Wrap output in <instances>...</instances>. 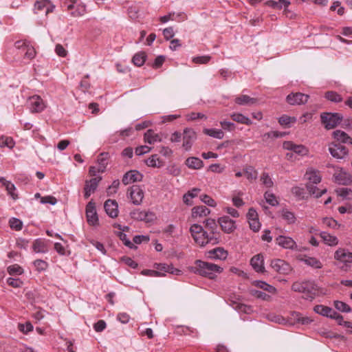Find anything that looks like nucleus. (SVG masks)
I'll return each instance as SVG.
<instances>
[{"label": "nucleus", "instance_id": "nucleus-19", "mask_svg": "<svg viewBox=\"0 0 352 352\" xmlns=\"http://www.w3.org/2000/svg\"><path fill=\"white\" fill-rule=\"evenodd\" d=\"M142 175L136 170H133L126 173L122 177V182L127 185L142 179Z\"/></svg>", "mask_w": 352, "mask_h": 352}, {"label": "nucleus", "instance_id": "nucleus-4", "mask_svg": "<svg viewBox=\"0 0 352 352\" xmlns=\"http://www.w3.org/2000/svg\"><path fill=\"white\" fill-rule=\"evenodd\" d=\"M334 259L343 271H348L352 265V252L346 248H340L334 253Z\"/></svg>", "mask_w": 352, "mask_h": 352}, {"label": "nucleus", "instance_id": "nucleus-42", "mask_svg": "<svg viewBox=\"0 0 352 352\" xmlns=\"http://www.w3.org/2000/svg\"><path fill=\"white\" fill-rule=\"evenodd\" d=\"M146 58V54L143 52H140L135 54L133 56V57L132 58V61L134 63V65H135L138 67H140V66L143 65L144 63H145Z\"/></svg>", "mask_w": 352, "mask_h": 352}, {"label": "nucleus", "instance_id": "nucleus-47", "mask_svg": "<svg viewBox=\"0 0 352 352\" xmlns=\"http://www.w3.org/2000/svg\"><path fill=\"white\" fill-rule=\"evenodd\" d=\"M108 154L107 153H101L98 158V165L97 166L100 168V170L104 171L107 168Z\"/></svg>", "mask_w": 352, "mask_h": 352}, {"label": "nucleus", "instance_id": "nucleus-53", "mask_svg": "<svg viewBox=\"0 0 352 352\" xmlns=\"http://www.w3.org/2000/svg\"><path fill=\"white\" fill-rule=\"evenodd\" d=\"M266 202L272 206H276L278 204V201L276 196L271 192L267 191L264 195Z\"/></svg>", "mask_w": 352, "mask_h": 352}, {"label": "nucleus", "instance_id": "nucleus-17", "mask_svg": "<svg viewBox=\"0 0 352 352\" xmlns=\"http://www.w3.org/2000/svg\"><path fill=\"white\" fill-rule=\"evenodd\" d=\"M217 222L222 230L227 234L232 233L236 228L235 221L228 216L219 217Z\"/></svg>", "mask_w": 352, "mask_h": 352}, {"label": "nucleus", "instance_id": "nucleus-2", "mask_svg": "<svg viewBox=\"0 0 352 352\" xmlns=\"http://www.w3.org/2000/svg\"><path fill=\"white\" fill-rule=\"evenodd\" d=\"M191 271L201 276L214 279L222 272L223 268L210 262L197 260L195 265L191 267Z\"/></svg>", "mask_w": 352, "mask_h": 352}, {"label": "nucleus", "instance_id": "nucleus-43", "mask_svg": "<svg viewBox=\"0 0 352 352\" xmlns=\"http://www.w3.org/2000/svg\"><path fill=\"white\" fill-rule=\"evenodd\" d=\"M14 142L11 137L1 136L0 137V147H8L12 148L14 146Z\"/></svg>", "mask_w": 352, "mask_h": 352}, {"label": "nucleus", "instance_id": "nucleus-38", "mask_svg": "<svg viewBox=\"0 0 352 352\" xmlns=\"http://www.w3.org/2000/svg\"><path fill=\"white\" fill-rule=\"evenodd\" d=\"M281 217L287 224H294L296 221V217L294 212L287 209H283L281 211Z\"/></svg>", "mask_w": 352, "mask_h": 352}, {"label": "nucleus", "instance_id": "nucleus-20", "mask_svg": "<svg viewBox=\"0 0 352 352\" xmlns=\"http://www.w3.org/2000/svg\"><path fill=\"white\" fill-rule=\"evenodd\" d=\"M131 216L133 219L149 222L153 220L154 214L151 212L136 209L131 212Z\"/></svg>", "mask_w": 352, "mask_h": 352}, {"label": "nucleus", "instance_id": "nucleus-9", "mask_svg": "<svg viewBox=\"0 0 352 352\" xmlns=\"http://www.w3.org/2000/svg\"><path fill=\"white\" fill-rule=\"evenodd\" d=\"M276 244L284 249L298 250L296 242L290 236L279 235L276 238Z\"/></svg>", "mask_w": 352, "mask_h": 352}, {"label": "nucleus", "instance_id": "nucleus-3", "mask_svg": "<svg viewBox=\"0 0 352 352\" xmlns=\"http://www.w3.org/2000/svg\"><path fill=\"white\" fill-rule=\"evenodd\" d=\"M294 292L303 294V298L311 301L318 294V287L312 280L296 281L292 285Z\"/></svg>", "mask_w": 352, "mask_h": 352}, {"label": "nucleus", "instance_id": "nucleus-57", "mask_svg": "<svg viewBox=\"0 0 352 352\" xmlns=\"http://www.w3.org/2000/svg\"><path fill=\"white\" fill-rule=\"evenodd\" d=\"M10 226L11 228L14 229L15 230H21L23 227L22 221L12 217L9 221Z\"/></svg>", "mask_w": 352, "mask_h": 352}, {"label": "nucleus", "instance_id": "nucleus-25", "mask_svg": "<svg viewBox=\"0 0 352 352\" xmlns=\"http://www.w3.org/2000/svg\"><path fill=\"white\" fill-rule=\"evenodd\" d=\"M32 249L35 253H47L48 252L47 241L44 239H37L33 242Z\"/></svg>", "mask_w": 352, "mask_h": 352}, {"label": "nucleus", "instance_id": "nucleus-62", "mask_svg": "<svg viewBox=\"0 0 352 352\" xmlns=\"http://www.w3.org/2000/svg\"><path fill=\"white\" fill-rule=\"evenodd\" d=\"M295 118H292L287 116H283L279 118L278 122L282 126H289L290 123L296 122Z\"/></svg>", "mask_w": 352, "mask_h": 352}, {"label": "nucleus", "instance_id": "nucleus-44", "mask_svg": "<svg viewBox=\"0 0 352 352\" xmlns=\"http://www.w3.org/2000/svg\"><path fill=\"white\" fill-rule=\"evenodd\" d=\"M286 135L285 132H280L277 131H272L268 133H265L263 135V140H267V139H277L279 138L284 137Z\"/></svg>", "mask_w": 352, "mask_h": 352}, {"label": "nucleus", "instance_id": "nucleus-8", "mask_svg": "<svg viewBox=\"0 0 352 352\" xmlns=\"http://www.w3.org/2000/svg\"><path fill=\"white\" fill-rule=\"evenodd\" d=\"M28 109L32 113H39L43 111L45 107V103L43 100L37 95H34L28 98L27 102Z\"/></svg>", "mask_w": 352, "mask_h": 352}, {"label": "nucleus", "instance_id": "nucleus-32", "mask_svg": "<svg viewBox=\"0 0 352 352\" xmlns=\"http://www.w3.org/2000/svg\"><path fill=\"white\" fill-rule=\"evenodd\" d=\"M320 235L324 243L329 246H334L338 243V239L334 235H331L326 232H321Z\"/></svg>", "mask_w": 352, "mask_h": 352}, {"label": "nucleus", "instance_id": "nucleus-54", "mask_svg": "<svg viewBox=\"0 0 352 352\" xmlns=\"http://www.w3.org/2000/svg\"><path fill=\"white\" fill-rule=\"evenodd\" d=\"M33 265L38 272H43L47 270L48 264L46 261L41 259H36L33 262Z\"/></svg>", "mask_w": 352, "mask_h": 352}, {"label": "nucleus", "instance_id": "nucleus-5", "mask_svg": "<svg viewBox=\"0 0 352 352\" xmlns=\"http://www.w3.org/2000/svg\"><path fill=\"white\" fill-rule=\"evenodd\" d=\"M320 118L327 129L335 128L342 120V116L338 113L325 112L321 114Z\"/></svg>", "mask_w": 352, "mask_h": 352}, {"label": "nucleus", "instance_id": "nucleus-51", "mask_svg": "<svg viewBox=\"0 0 352 352\" xmlns=\"http://www.w3.org/2000/svg\"><path fill=\"white\" fill-rule=\"evenodd\" d=\"M244 174H245V177H247V179L249 180L256 179L258 176V172L252 166H249V167L246 168L244 170Z\"/></svg>", "mask_w": 352, "mask_h": 352}, {"label": "nucleus", "instance_id": "nucleus-16", "mask_svg": "<svg viewBox=\"0 0 352 352\" xmlns=\"http://www.w3.org/2000/svg\"><path fill=\"white\" fill-rule=\"evenodd\" d=\"M283 147L285 150L292 151L299 155H307L308 149L302 144H296L292 142L286 141L283 143Z\"/></svg>", "mask_w": 352, "mask_h": 352}, {"label": "nucleus", "instance_id": "nucleus-58", "mask_svg": "<svg viewBox=\"0 0 352 352\" xmlns=\"http://www.w3.org/2000/svg\"><path fill=\"white\" fill-rule=\"evenodd\" d=\"M120 186V181L118 179L114 180L111 185L109 186L107 190V194L108 196H112L116 193Z\"/></svg>", "mask_w": 352, "mask_h": 352}, {"label": "nucleus", "instance_id": "nucleus-11", "mask_svg": "<svg viewBox=\"0 0 352 352\" xmlns=\"http://www.w3.org/2000/svg\"><path fill=\"white\" fill-rule=\"evenodd\" d=\"M329 151L333 157L342 160L348 155V149L340 144H331L329 146Z\"/></svg>", "mask_w": 352, "mask_h": 352}, {"label": "nucleus", "instance_id": "nucleus-36", "mask_svg": "<svg viewBox=\"0 0 352 352\" xmlns=\"http://www.w3.org/2000/svg\"><path fill=\"white\" fill-rule=\"evenodd\" d=\"M87 12L86 6L82 2L78 1L75 10L70 12V14L74 17H78L83 16Z\"/></svg>", "mask_w": 352, "mask_h": 352}, {"label": "nucleus", "instance_id": "nucleus-18", "mask_svg": "<svg viewBox=\"0 0 352 352\" xmlns=\"http://www.w3.org/2000/svg\"><path fill=\"white\" fill-rule=\"evenodd\" d=\"M101 177H97L95 178H92L89 180H87L85 182V185L84 188L85 190V197L86 199L89 198L92 193L96 190L99 182L101 181Z\"/></svg>", "mask_w": 352, "mask_h": 352}, {"label": "nucleus", "instance_id": "nucleus-56", "mask_svg": "<svg viewBox=\"0 0 352 352\" xmlns=\"http://www.w3.org/2000/svg\"><path fill=\"white\" fill-rule=\"evenodd\" d=\"M200 200L210 207L214 208L217 206V203L211 197L208 195H201Z\"/></svg>", "mask_w": 352, "mask_h": 352}, {"label": "nucleus", "instance_id": "nucleus-35", "mask_svg": "<svg viewBox=\"0 0 352 352\" xmlns=\"http://www.w3.org/2000/svg\"><path fill=\"white\" fill-rule=\"evenodd\" d=\"M144 141L145 142L152 144L157 142H161L160 135L155 133L152 130H148L144 133Z\"/></svg>", "mask_w": 352, "mask_h": 352}, {"label": "nucleus", "instance_id": "nucleus-55", "mask_svg": "<svg viewBox=\"0 0 352 352\" xmlns=\"http://www.w3.org/2000/svg\"><path fill=\"white\" fill-rule=\"evenodd\" d=\"M8 285L14 288H20L23 285V282L19 278L10 277L6 280Z\"/></svg>", "mask_w": 352, "mask_h": 352}, {"label": "nucleus", "instance_id": "nucleus-10", "mask_svg": "<svg viewBox=\"0 0 352 352\" xmlns=\"http://www.w3.org/2000/svg\"><path fill=\"white\" fill-rule=\"evenodd\" d=\"M129 197L136 206L140 205L144 198V191L139 186H133L128 190Z\"/></svg>", "mask_w": 352, "mask_h": 352}, {"label": "nucleus", "instance_id": "nucleus-59", "mask_svg": "<svg viewBox=\"0 0 352 352\" xmlns=\"http://www.w3.org/2000/svg\"><path fill=\"white\" fill-rule=\"evenodd\" d=\"M330 10L332 11H336L338 14L340 16L343 15L344 13V8L341 6V3L338 1H336L333 3L330 7Z\"/></svg>", "mask_w": 352, "mask_h": 352}, {"label": "nucleus", "instance_id": "nucleus-45", "mask_svg": "<svg viewBox=\"0 0 352 352\" xmlns=\"http://www.w3.org/2000/svg\"><path fill=\"white\" fill-rule=\"evenodd\" d=\"M303 261L306 265L315 269H320L322 267L321 262L314 257H308L305 258Z\"/></svg>", "mask_w": 352, "mask_h": 352}, {"label": "nucleus", "instance_id": "nucleus-52", "mask_svg": "<svg viewBox=\"0 0 352 352\" xmlns=\"http://www.w3.org/2000/svg\"><path fill=\"white\" fill-rule=\"evenodd\" d=\"M325 98L327 100L336 103L340 102L342 100V98L340 94L332 91L326 92Z\"/></svg>", "mask_w": 352, "mask_h": 352}, {"label": "nucleus", "instance_id": "nucleus-40", "mask_svg": "<svg viewBox=\"0 0 352 352\" xmlns=\"http://www.w3.org/2000/svg\"><path fill=\"white\" fill-rule=\"evenodd\" d=\"M256 99L247 95H241L235 98V102L239 105H250L256 102Z\"/></svg>", "mask_w": 352, "mask_h": 352}, {"label": "nucleus", "instance_id": "nucleus-14", "mask_svg": "<svg viewBox=\"0 0 352 352\" xmlns=\"http://www.w3.org/2000/svg\"><path fill=\"white\" fill-rule=\"evenodd\" d=\"M196 139L197 135L193 129L188 128L185 129L184 130L182 146L186 151H189Z\"/></svg>", "mask_w": 352, "mask_h": 352}, {"label": "nucleus", "instance_id": "nucleus-34", "mask_svg": "<svg viewBox=\"0 0 352 352\" xmlns=\"http://www.w3.org/2000/svg\"><path fill=\"white\" fill-rule=\"evenodd\" d=\"M230 117L237 123L243 124L248 126L252 124V121L248 117L240 113H232L230 114Z\"/></svg>", "mask_w": 352, "mask_h": 352}, {"label": "nucleus", "instance_id": "nucleus-37", "mask_svg": "<svg viewBox=\"0 0 352 352\" xmlns=\"http://www.w3.org/2000/svg\"><path fill=\"white\" fill-rule=\"evenodd\" d=\"M307 189L311 195H314L316 198L320 197L322 195L327 192L326 188L320 189L317 188L315 184H307Z\"/></svg>", "mask_w": 352, "mask_h": 352}, {"label": "nucleus", "instance_id": "nucleus-6", "mask_svg": "<svg viewBox=\"0 0 352 352\" xmlns=\"http://www.w3.org/2000/svg\"><path fill=\"white\" fill-rule=\"evenodd\" d=\"M328 167H333L335 170L333 178L335 182L340 185H349L352 183L351 175L342 168L329 165Z\"/></svg>", "mask_w": 352, "mask_h": 352}, {"label": "nucleus", "instance_id": "nucleus-28", "mask_svg": "<svg viewBox=\"0 0 352 352\" xmlns=\"http://www.w3.org/2000/svg\"><path fill=\"white\" fill-rule=\"evenodd\" d=\"M333 137L340 142L352 145V138L343 131L336 130L333 131Z\"/></svg>", "mask_w": 352, "mask_h": 352}, {"label": "nucleus", "instance_id": "nucleus-30", "mask_svg": "<svg viewBox=\"0 0 352 352\" xmlns=\"http://www.w3.org/2000/svg\"><path fill=\"white\" fill-rule=\"evenodd\" d=\"M210 258L225 260L228 256V252L222 248H216L208 252Z\"/></svg>", "mask_w": 352, "mask_h": 352}, {"label": "nucleus", "instance_id": "nucleus-24", "mask_svg": "<svg viewBox=\"0 0 352 352\" xmlns=\"http://www.w3.org/2000/svg\"><path fill=\"white\" fill-rule=\"evenodd\" d=\"M204 223V230H208L209 233H214V236L218 238V241H220V232L217 230V223L214 219H207L205 220Z\"/></svg>", "mask_w": 352, "mask_h": 352}, {"label": "nucleus", "instance_id": "nucleus-64", "mask_svg": "<svg viewBox=\"0 0 352 352\" xmlns=\"http://www.w3.org/2000/svg\"><path fill=\"white\" fill-rule=\"evenodd\" d=\"M5 188L8 191V195H10L12 199H16L17 198V195L14 193L16 190L15 186L11 182L7 183Z\"/></svg>", "mask_w": 352, "mask_h": 352}, {"label": "nucleus", "instance_id": "nucleus-13", "mask_svg": "<svg viewBox=\"0 0 352 352\" xmlns=\"http://www.w3.org/2000/svg\"><path fill=\"white\" fill-rule=\"evenodd\" d=\"M309 96V95L297 92V93H292L289 94L287 98V102L291 105H300L305 104Z\"/></svg>", "mask_w": 352, "mask_h": 352}, {"label": "nucleus", "instance_id": "nucleus-63", "mask_svg": "<svg viewBox=\"0 0 352 352\" xmlns=\"http://www.w3.org/2000/svg\"><path fill=\"white\" fill-rule=\"evenodd\" d=\"M211 57L210 56H201L192 58V62L196 64H206L209 62Z\"/></svg>", "mask_w": 352, "mask_h": 352}, {"label": "nucleus", "instance_id": "nucleus-21", "mask_svg": "<svg viewBox=\"0 0 352 352\" xmlns=\"http://www.w3.org/2000/svg\"><path fill=\"white\" fill-rule=\"evenodd\" d=\"M106 213L111 218H115L118 214V206L115 200L107 199L104 204Z\"/></svg>", "mask_w": 352, "mask_h": 352}, {"label": "nucleus", "instance_id": "nucleus-46", "mask_svg": "<svg viewBox=\"0 0 352 352\" xmlns=\"http://www.w3.org/2000/svg\"><path fill=\"white\" fill-rule=\"evenodd\" d=\"M146 164L150 167H160L162 166V162L158 157L157 155H153L148 159L146 160Z\"/></svg>", "mask_w": 352, "mask_h": 352}, {"label": "nucleus", "instance_id": "nucleus-48", "mask_svg": "<svg viewBox=\"0 0 352 352\" xmlns=\"http://www.w3.org/2000/svg\"><path fill=\"white\" fill-rule=\"evenodd\" d=\"M293 317L302 324H308L313 322V320L307 316H302V314L299 312H293Z\"/></svg>", "mask_w": 352, "mask_h": 352}, {"label": "nucleus", "instance_id": "nucleus-31", "mask_svg": "<svg viewBox=\"0 0 352 352\" xmlns=\"http://www.w3.org/2000/svg\"><path fill=\"white\" fill-rule=\"evenodd\" d=\"M210 213V210L205 206H195L192 209V215L193 217H206Z\"/></svg>", "mask_w": 352, "mask_h": 352}, {"label": "nucleus", "instance_id": "nucleus-23", "mask_svg": "<svg viewBox=\"0 0 352 352\" xmlns=\"http://www.w3.org/2000/svg\"><path fill=\"white\" fill-rule=\"evenodd\" d=\"M155 267L157 270V271L160 272L162 274H163L162 276L165 275L164 273L166 272L175 275L182 274L181 270L175 268L171 265H168L165 263H158L155 265Z\"/></svg>", "mask_w": 352, "mask_h": 352}, {"label": "nucleus", "instance_id": "nucleus-61", "mask_svg": "<svg viewBox=\"0 0 352 352\" xmlns=\"http://www.w3.org/2000/svg\"><path fill=\"white\" fill-rule=\"evenodd\" d=\"M33 328V325L30 322H27L25 324H19L18 325L19 330L25 334L32 331Z\"/></svg>", "mask_w": 352, "mask_h": 352}, {"label": "nucleus", "instance_id": "nucleus-33", "mask_svg": "<svg viewBox=\"0 0 352 352\" xmlns=\"http://www.w3.org/2000/svg\"><path fill=\"white\" fill-rule=\"evenodd\" d=\"M289 4L290 1L289 0H270L266 2V5L268 7L279 10L287 8Z\"/></svg>", "mask_w": 352, "mask_h": 352}, {"label": "nucleus", "instance_id": "nucleus-60", "mask_svg": "<svg viewBox=\"0 0 352 352\" xmlns=\"http://www.w3.org/2000/svg\"><path fill=\"white\" fill-rule=\"evenodd\" d=\"M261 181L263 184L267 188H271L273 186V181L268 173H264L261 177Z\"/></svg>", "mask_w": 352, "mask_h": 352}, {"label": "nucleus", "instance_id": "nucleus-12", "mask_svg": "<svg viewBox=\"0 0 352 352\" xmlns=\"http://www.w3.org/2000/svg\"><path fill=\"white\" fill-rule=\"evenodd\" d=\"M270 267L276 272L283 274H287L291 271V267L285 261L280 258L273 259L271 261Z\"/></svg>", "mask_w": 352, "mask_h": 352}, {"label": "nucleus", "instance_id": "nucleus-39", "mask_svg": "<svg viewBox=\"0 0 352 352\" xmlns=\"http://www.w3.org/2000/svg\"><path fill=\"white\" fill-rule=\"evenodd\" d=\"M204 134L210 136L212 138L221 140L224 137V133L221 129H204Z\"/></svg>", "mask_w": 352, "mask_h": 352}, {"label": "nucleus", "instance_id": "nucleus-29", "mask_svg": "<svg viewBox=\"0 0 352 352\" xmlns=\"http://www.w3.org/2000/svg\"><path fill=\"white\" fill-rule=\"evenodd\" d=\"M186 165L191 169H200L203 167L204 163L203 161L199 157H190L186 160Z\"/></svg>", "mask_w": 352, "mask_h": 352}, {"label": "nucleus", "instance_id": "nucleus-15", "mask_svg": "<svg viewBox=\"0 0 352 352\" xmlns=\"http://www.w3.org/2000/svg\"><path fill=\"white\" fill-rule=\"evenodd\" d=\"M86 217L89 224L96 226L98 224V217L94 203L90 201L86 206Z\"/></svg>", "mask_w": 352, "mask_h": 352}, {"label": "nucleus", "instance_id": "nucleus-50", "mask_svg": "<svg viewBox=\"0 0 352 352\" xmlns=\"http://www.w3.org/2000/svg\"><path fill=\"white\" fill-rule=\"evenodd\" d=\"M256 285L260 287L261 289H263V290L267 291L271 294H275L276 292V289L274 287L267 284L264 281H257Z\"/></svg>", "mask_w": 352, "mask_h": 352}, {"label": "nucleus", "instance_id": "nucleus-27", "mask_svg": "<svg viewBox=\"0 0 352 352\" xmlns=\"http://www.w3.org/2000/svg\"><path fill=\"white\" fill-rule=\"evenodd\" d=\"M314 311L324 317L331 318L335 315V310L322 305H318L314 307Z\"/></svg>", "mask_w": 352, "mask_h": 352}, {"label": "nucleus", "instance_id": "nucleus-26", "mask_svg": "<svg viewBox=\"0 0 352 352\" xmlns=\"http://www.w3.org/2000/svg\"><path fill=\"white\" fill-rule=\"evenodd\" d=\"M305 177L309 181L308 184H318L322 179L320 172L313 168L307 169L305 173Z\"/></svg>", "mask_w": 352, "mask_h": 352}, {"label": "nucleus", "instance_id": "nucleus-7", "mask_svg": "<svg viewBox=\"0 0 352 352\" xmlns=\"http://www.w3.org/2000/svg\"><path fill=\"white\" fill-rule=\"evenodd\" d=\"M14 46L21 50V53L24 54L25 59L32 60L36 54L34 47L28 41H18L14 43Z\"/></svg>", "mask_w": 352, "mask_h": 352}, {"label": "nucleus", "instance_id": "nucleus-1", "mask_svg": "<svg viewBox=\"0 0 352 352\" xmlns=\"http://www.w3.org/2000/svg\"><path fill=\"white\" fill-rule=\"evenodd\" d=\"M190 231L195 243L201 247H204L208 244L217 245L219 243L218 238L214 236V233H209L199 224L192 225Z\"/></svg>", "mask_w": 352, "mask_h": 352}, {"label": "nucleus", "instance_id": "nucleus-49", "mask_svg": "<svg viewBox=\"0 0 352 352\" xmlns=\"http://www.w3.org/2000/svg\"><path fill=\"white\" fill-rule=\"evenodd\" d=\"M333 304L336 309L340 311L349 313L351 311L349 305L342 301L335 300Z\"/></svg>", "mask_w": 352, "mask_h": 352}, {"label": "nucleus", "instance_id": "nucleus-41", "mask_svg": "<svg viewBox=\"0 0 352 352\" xmlns=\"http://www.w3.org/2000/svg\"><path fill=\"white\" fill-rule=\"evenodd\" d=\"M8 273L11 276L21 275L24 273V270L18 264H13L7 267Z\"/></svg>", "mask_w": 352, "mask_h": 352}, {"label": "nucleus", "instance_id": "nucleus-22", "mask_svg": "<svg viewBox=\"0 0 352 352\" xmlns=\"http://www.w3.org/2000/svg\"><path fill=\"white\" fill-rule=\"evenodd\" d=\"M250 265L256 272L263 273L265 272L264 259L261 254H256L251 258Z\"/></svg>", "mask_w": 352, "mask_h": 352}]
</instances>
